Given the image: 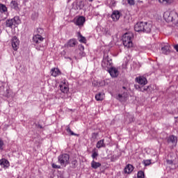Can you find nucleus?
<instances>
[{
	"mask_svg": "<svg viewBox=\"0 0 178 178\" xmlns=\"http://www.w3.org/2000/svg\"><path fill=\"white\" fill-rule=\"evenodd\" d=\"M102 67H103V69H104V70L107 71L112 67V60L106 54H104L103 60L102 62Z\"/></svg>",
	"mask_w": 178,
	"mask_h": 178,
	"instance_id": "3",
	"label": "nucleus"
},
{
	"mask_svg": "<svg viewBox=\"0 0 178 178\" xmlns=\"http://www.w3.org/2000/svg\"><path fill=\"white\" fill-rule=\"evenodd\" d=\"M174 48L177 51V52H178V44H176L175 46H174Z\"/></svg>",
	"mask_w": 178,
	"mask_h": 178,
	"instance_id": "46",
	"label": "nucleus"
},
{
	"mask_svg": "<svg viewBox=\"0 0 178 178\" xmlns=\"http://www.w3.org/2000/svg\"><path fill=\"white\" fill-rule=\"evenodd\" d=\"M129 122H133V116H131V120H129Z\"/></svg>",
	"mask_w": 178,
	"mask_h": 178,
	"instance_id": "49",
	"label": "nucleus"
},
{
	"mask_svg": "<svg viewBox=\"0 0 178 178\" xmlns=\"http://www.w3.org/2000/svg\"><path fill=\"white\" fill-rule=\"evenodd\" d=\"M76 6L78 9H83L84 8V1H79L76 3Z\"/></svg>",
	"mask_w": 178,
	"mask_h": 178,
	"instance_id": "30",
	"label": "nucleus"
},
{
	"mask_svg": "<svg viewBox=\"0 0 178 178\" xmlns=\"http://www.w3.org/2000/svg\"><path fill=\"white\" fill-rule=\"evenodd\" d=\"M51 166H52L53 169H60V165H58L55 163H52Z\"/></svg>",
	"mask_w": 178,
	"mask_h": 178,
	"instance_id": "38",
	"label": "nucleus"
},
{
	"mask_svg": "<svg viewBox=\"0 0 178 178\" xmlns=\"http://www.w3.org/2000/svg\"><path fill=\"white\" fill-rule=\"evenodd\" d=\"M105 84L104 81L98 82L97 81H94L92 82V86L95 87H101L102 86H104Z\"/></svg>",
	"mask_w": 178,
	"mask_h": 178,
	"instance_id": "27",
	"label": "nucleus"
},
{
	"mask_svg": "<svg viewBox=\"0 0 178 178\" xmlns=\"http://www.w3.org/2000/svg\"><path fill=\"white\" fill-rule=\"evenodd\" d=\"M111 18L113 22H118L119 19H120V13L118 10H115L111 15Z\"/></svg>",
	"mask_w": 178,
	"mask_h": 178,
	"instance_id": "16",
	"label": "nucleus"
},
{
	"mask_svg": "<svg viewBox=\"0 0 178 178\" xmlns=\"http://www.w3.org/2000/svg\"><path fill=\"white\" fill-rule=\"evenodd\" d=\"M38 127L39 129H42V126H41V124H38Z\"/></svg>",
	"mask_w": 178,
	"mask_h": 178,
	"instance_id": "48",
	"label": "nucleus"
},
{
	"mask_svg": "<svg viewBox=\"0 0 178 178\" xmlns=\"http://www.w3.org/2000/svg\"><path fill=\"white\" fill-rule=\"evenodd\" d=\"M10 7L11 9H14V10H19V3H17V1L13 0L11 1L10 3Z\"/></svg>",
	"mask_w": 178,
	"mask_h": 178,
	"instance_id": "18",
	"label": "nucleus"
},
{
	"mask_svg": "<svg viewBox=\"0 0 178 178\" xmlns=\"http://www.w3.org/2000/svg\"><path fill=\"white\" fill-rule=\"evenodd\" d=\"M144 26H145V23L144 22H138L135 26H134V30L137 33H143L144 31Z\"/></svg>",
	"mask_w": 178,
	"mask_h": 178,
	"instance_id": "6",
	"label": "nucleus"
},
{
	"mask_svg": "<svg viewBox=\"0 0 178 178\" xmlns=\"http://www.w3.org/2000/svg\"><path fill=\"white\" fill-rule=\"evenodd\" d=\"M137 83L140 84L141 86H145L148 81H147V78L144 76H139L136 79Z\"/></svg>",
	"mask_w": 178,
	"mask_h": 178,
	"instance_id": "14",
	"label": "nucleus"
},
{
	"mask_svg": "<svg viewBox=\"0 0 178 178\" xmlns=\"http://www.w3.org/2000/svg\"><path fill=\"white\" fill-rule=\"evenodd\" d=\"M144 23H145V25H144L143 33H151V29L152 28V25L147 22H144Z\"/></svg>",
	"mask_w": 178,
	"mask_h": 178,
	"instance_id": "19",
	"label": "nucleus"
},
{
	"mask_svg": "<svg viewBox=\"0 0 178 178\" xmlns=\"http://www.w3.org/2000/svg\"><path fill=\"white\" fill-rule=\"evenodd\" d=\"M149 87L147 86V88H140V90L142 91V92H145V91H147L148 90Z\"/></svg>",
	"mask_w": 178,
	"mask_h": 178,
	"instance_id": "40",
	"label": "nucleus"
},
{
	"mask_svg": "<svg viewBox=\"0 0 178 178\" xmlns=\"http://www.w3.org/2000/svg\"><path fill=\"white\" fill-rule=\"evenodd\" d=\"M172 47H170V45L168 44L164 45L163 47H161V52L164 55H169L170 54V49Z\"/></svg>",
	"mask_w": 178,
	"mask_h": 178,
	"instance_id": "11",
	"label": "nucleus"
},
{
	"mask_svg": "<svg viewBox=\"0 0 178 178\" xmlns=\"http://www.w3.org/2000/svg\"><path fill=\"white\" fill-rule=\"evenodd\" d=\"M105 33L106 35H108V34L109 35V32H108V31L105 30Z\"/></svg>",
	"mask_w": 178,
	"mask_h": 178,
	"instance_id": "47",
	"label": "nucleus"
},
{
	"mask_svg": "<svg viewBox=\"0 0 178 178\" xmlns=\"http://www.w3.org/2000/svg\"><path fill=\"white\" fill-rule=\"evenodd\" d=\"M145 166H148L151 165V160H146L144 161Z\"/></svg>",
	"mask_w": 178,
	"mask_h": 178,
	"instance_id": "39",
	"label": "nucleus"
},
{
	"mask_svg": "<svg viewBox=\"0 0 178 178\" xmlns=\"http://www.w3.org/2000/svg\"><path fill=\"white\" fill-rule=\"evenodd\" d=\"M70 159V156L67 154H60L58 157V163H60V165H61V166H65V167H66L67 165H69Z\"/></svg>",
	"mask_w": 178,
	"mask_h": 178,
	"instance_id": "4",
	"label": "nucleus"
},
{
	"mask_svg": "<svg viewBox=\"0 0 178 178\" xmlns=\"http://www.w3.org/2000/svg\"><path fill=\"white\" fill-rule=\"evenodd\" d=\"M78 40L79 42H83V44H86V42H87V40L86 39V37L83 36L80 33H79Z\"/></svg>",
	"mask_w": 178,
	"mask_h": 178,
	"instance_id": "26",
	"label": "nucleus"
},
{
	"mask_svg": "<svg viewBox=\"0 0 178 178\" xmlns=\"http://www.w3.org/2000/svg\"><path fill=\"white\" fill-rule=\"evenodd\" d=\"M97 136H98V134H97V133L92 134V137H95V138H97Z\"/></svg>",
	"mask_w": 178,
	"mask_h": 178,
	"instance_id": "45",
	"label": "nucleus"
},
{
	"mask_svg": "<svg viewBox=\"0 0 178 178\" xmlns=\"http://www.w3.org/2000/svg\"><path fill=\"white\" fill-rule=\"evenodd\" d=\"M20 44V42L19 41V39L16 36L13 37L12 39V47L14 49V51H17L19 49V44Z\"/></svg>",
	"mask_w": 178,
	"mask_h": 178,
	"instance_id": "10",
	"label": "nucleus"
},
{
	"mask_svg": "<svg viewBox=\"0 0 178 178\" xmlns=\"http://www.w3.org/2000/svg\"><path fill=\"white\" fill-rule=\"evenodd\" d=\"M122 42L124 47L131 48L133 47V33H127L122 35Z\"/></svg>",
	"mask_w": 178,
	"mask_h": 178,
	"instance_id": "1",
	"label": "nucleus"
},
{
	"mask_svg": "<svg viewBox=\"0 0 178 178\" xmlns=\"http://www.w3.org/2000/svg\"><path fill=\"white\" fill-rule=\"evenodd\" d=\"M167 163H168V165H172V163H173V161H172V160H167Z\"/></svg>",
	"mask_w": 178,
	"mask_h": 178,
	"instance_id": "44",
	"label": "nucleus"
},
{
	"mask_svg": "<svg viewBox=\"0 0 178 178\" xmlns=\"http://www.w3.org/2000/svg\"><path fill=\"white\" fill-rule=\"evenodd\" d=\"M7 10H8V8H6V6L2 3H0V12L1 13H4V12H7Z\"/></svg>",
	"mask_w": 178,
	"mask_h": 178,
	"instance_id": "29",
	"label": "nucleus"
},
{
	"mask_svg": "<svg viewBox=\"0 0 178 178\" xmlns=\"http://www.w3.org/2000/svg\"><path fill=\"white\" fill-rule=\"evenodd\" d=\"M79 51L81 52H84V46H83L82 44L79 45Z\"/></svg>",
	"mask_w": 178,
	"mask_h": 178,
	"instance_id": "41",
	"label": "nucleus"
},
{
	"mask_svg": "<svg viewBox=\"0 0 178 178\" xmlns=\"http://www.w3.org/2000/svg\"><path fill=\"white\" fill-rule=\"evenodd\" d=\"M137 177H138V178H144V177H145V176H144V172H143V171H139V172H138Z\"/></svg>",
	"mask_w": 178,
	"mask_h": 178,
	"instance_id": "33",
	"label": "nucleus"
},
{
	"mask_svg": "<svg viewBox=\"0 0 178 178\" xmlns=\"http://www.w3.org/2000/svg\"><path fill=\"white\" fill-rule=\"evenodd\" d=\"M37 34H39L40 35H41V34H42V33H44V30L41 28H39L37 29Z\"/></svg>",
	"mask_w": 178,
	"mask_h": 178,
	"instance_id": "37",
	"label": "nucleus"
},
{
	"mask_svg": "<svg viewBox=\"0 0 178 178\" xmlns=\"http://www.w3.org/2000/svg\"><path fill=\"white\" fill-rule=\"evenodd\" d=\"M51 75L53 76V77H57V76L60 75V70H59L58 68H52Z\"/></svg>",
	"mask_w": 178,
	"mask_h": 178,
	"instance_id": "20",
	"label": "nucleus"
},
{
	"mask_svg": "<svg viewBox=\"0 0 178 178\" xmlns=\"http://www.w3.org/2000/svg\"><path fill=\"white\" fill-rule=\"evenodd\" d=\"M127 3L131 6H133L134 5H136V1L134 0H127Z\"/></svg>",
	"mask_w": 178,
	"mask_h": 178,
	"instance_id": "35",
	"label": "nucleus"
},
{
	"mask_svg": "<svg viewBox=\"0 0 178 178\" xmlns=\"http://www.w3.org/2000/svg\"><path fill=\"white\" fill-rule=\"evenodd\" d=\"M124 98H126L124 96H123V95H120L119 94L118 95L117 99H118L119 101H120L121 102H122V101H124Z\"/></svg>",
	"mask_w": 178,
	"mask_h": 178,
	"instance_id": "32",
	"label": "nucleus"
},
{
	"mask_svg": "<svg viewBox=\"0 0 178 178\" xmlns=\"http://www.w3.org/2000/svg\"><path fill=\"white\" fill-rule=\"evenodd\" d=\"M159 2L162 3V5H168L169 3H172L173 0H159Z\"/></svg>",
	"mask_w": 178,
	"mask_h": 178,
	"instance_id": "28",
	"label": "nucleus"
},
{
	"mask_svg": "<svg viewBox=\"0 0 178 178\" xmlns=\"http://www.w3.org/2000/svg\"><path fill=\"white\" fill-rule=\"evenodd\" d=\"M105 97V95L103 93H98L95 95V99L96 101H104V97Z\"/></svg>",
	"mask_w": 178,
	"mask_h": 178,
	"instance_id": "25",
	"label": "nucleus"
},
{
	"mask_svg": "<svg viewBox=\"0 0 178 178\" xmlns=\"http://www.w3.org/2000/svg\"><path fill=\"white\" fill-rule=\"evenodd\" d=\"M2 147H3V141L0 140V149H3Z\"/></svg>",
	"mask_w": 178,
	"mask_h": 178,
	"instance_id": "42",
	"label": "nucleus"
},
{
	"mask_svg": "<svg viewBox=\"0 0 178 178\" xmlns=\"http://www.w3.org/2000/svg\"><path fill=\"white\" fill-rule=\"evenodd\" d=\"M72 168H74L77 166V160H73L71 163Z\"/></svg>",
	"mask_w": 178,
	"mask_h": 178,
	"instance_id": "34",
	"label": "nucleus"
},
{
	"mask_svg": "<svg viewBox=\"0 0 178 178\" xmlns=\"http://www.w3.org/2000/svg\"><path fill=\"white\" fill-rule=\"evenodd\" d=\"M84 23H86V17L80 16L76 19L75 24L76 26H83Z\"/></svg>",
	"mask_w": 178,
	"mask_h": 178,
	"instance_id": "15",
	"label": "nucleus"
},
{
	"mask_svg": "<svg viewBox=\"0 0 178 178\" xmlns=\"http://www.w3.org/2000/svg\"><path fill=\"white\" fill-rule=\"evenodd\" d=\"M91 168H92V169H98V168H101L102 164L99 162H96L95 161H92L91 163Z\"/></svg>",
	"mask_w": 178,
	"mask_h": 178,
	"instance_id": "23",
	"label": "nucleus"
},
{
	"mask_svg": "<svg viewBox=\"0 0 178 178\" xmlns=\"http://www.w3.org/2000/svg\"><path fill=\"white\" fill-rule=\"evenodd\" d=\"M105 147H106V145H105L104 139L99 140L96 144V148H105Z\"/></svg>",
	"mask_w": 178,
	"mask_h": 178,
	"instance_id": "21",
	"label": "nucleus"
},
{
	"mask_svg": "<svg viewBox=\"0 0 178 178\" xmlns=\"http://www.w3.org/2000/svg\"><path fill=\"white\" fill-rule=\"evenodd\" d=\"M164 17L167 22H172L178 27V15L177 13L175 11H171L170 13H167L164 15Z\"/></svg>",
	"mask_w": 178,
	"mask_h": 178,
	"instance_id": "2",
	"label": "nucleus"
},
{
	"mask_svg": "<svg viewBox=\"0 0 178 178\" xmlns=\"http://www.w3.org/2000/svg\"><path fill=\"white\" fill-rule=\"evenodd\" d=\"M60 90L64 94H67L69 88L67 87V85H66V83H61L60 84Z\"/></svg>",
	"mask_w": 178,
	"mask_h": 178,
	"instance_id": "17",
	"label": "nucleus"
},
{
	"mask_svg": "<svg viewBox=\"0 0 178 178\" xmlns=\"http://www.w3.org/2000/svg\"><path fill=\"white\" fill-rule=\"evenodd\" d=\"M79 55H80V56H86V53H84V51H80L79 52Z\"/></svg>",
	"mask_w": 178,
	"mask_h": 178,
	"instance_id": "43",
	"label": "nucleus"
},
{
	"mask_svg": "<svg viewBox=\"0 0 178 178\" xmlns=\"http://www.w3.org/2000/svg\"><path fill=\"white\" fill-rule=\"evenodd\" d=\"M77 45V40L74 38L70 39L68 42L65 44V48H73Z\"/></svg>",
	"mask_w": 178,
	"mask_h": 178,
	"instance_id": "8",
	"label": "nucleus"
},
{
	"mask_svg": "<svg viewBox=\"0 0 178 178\" xmlns=\"http://www.w3.org/2000/svg\"><path fill=\"white\" fill-rule=\"evenodd\" d=\"M107 72H108L111 77H118L119 76V71L115 67H111Z\"/></svg>",
	"mask_w": 178,
	"mask_h": 178,
	"instance_id": "9",
	"label": "nucleus"
},
{
	"mask_svg": "<svg viewBox=\"0 0 178 178\" xmlns=\"http://www.w3.org/2000/svg\"><path fill=\"white\" fill-rule=\"evenodd\" d=\"M98 156V152H93L92 154V159H95Z\"/></svg>",
	"mask_w": 178,
	"mask_h": 178,
	"instance_id": "36",
	"label": "nucleus"
},
{
	"mask_svg": "<svg viewBox=\"0 0 178 178\" xmlns=\"http://www.w3.org/2000/svg\"><path fill=\"white\" fill-rule=\"evenodd\" d=\"M0 165L1 168H3L4 169H8L9 166H10V164L8 160L6 159H1L0 160Z\"/></svg>",
	"mask_w": 178,
	"mask_h": 178,
	"instance_id": "12",
	"label": "nucleus"
},
{
	"mask_svg": "<svg viewBox=\"0 0 178 178\" xmlns=\"http://www.w3.org/2000/svg\"><path fill=\"white\" fill-rule=\"evenodd\" d=\"M32 40H33V44H41V42H42L44 41V38H42V36H41V35L38 33V34L33 35Z\"/></svg>",
	"mask_w": 178,
	"mask_h": 178,
	"instance_id": "7",
	"label": "nucleus"
},
{
	"mask_svg": "<svg viewBox=\"0 0 178 178\" xmlns=\"http://www.w3.org/2000/svg\"><path fill=\"white\" fill-rule=\"evenodd\" d=\"M168 143H171L172 144H176V143H177V138L175 136H171L168 138Z\"/></svg>",
	"mask_w": 178,
	"mask_h": 178,
	"instance_id": "24",
	"label": "nucleus"
},
{
	"mask_svg": "<svg viewBox=\"0 0 178 178\" xmlns=\"http://www.w3.org/2000/svg\"><path fill=\"white\" fill-rule=\"evenodd\" d=\"M89 1V2H92V1H94V0H88Z\"/></svg>",
	"mask_w": 178,
	"mask_h": 178,
	"instance_id": "50",
	"label": "nucleus"
},
{
	"mask_svg": "<svg viewBox=\"0 0 178 178\" xmlns=\"http://www.w3.org/2000/svg\"><path fill=\"white\" fill-rule=\"evenodd\" d=\"M122 88H123L124 90H126V87H124H124H122Z\"/></svg>",
	"mask_w": 178,
	"mask_h": 178,
	"instance_id": "51",
	"label": "nucleus"
},
{
	"mask_svg": "<svg viewBox=\"0 0 178 178\" xmlns=\"http://www.w3.org/2000/svg\"><path fill=\"white\" fill-rule=\"evenodd\" d=\"M134 167L131 164H128L124 170V173H131L134 170Z\"/></svg>",
	"mask_w": 178,
	"mask_h": 178,
	"instance_id": "22",
	"label": "nucleus"
},
{
	"mask_svg": "<svg viewBox=\"0 0 178 178\" xmlns=\"http://www.w3.org/2000/svg\"><path fill=\"white\" fill-rule=\"evenodd\" d=\"M11 91L9 90L8 86H1L0 87V95H3V97H6V98H10L12 97Z\"/></svg>",
	"mask_w": 178,
	"mask_h": 178,
	"instance_id": "5",
	"label": "nucleus"
},
{
	"mask_svg": "<svg viewBox=\"0 0 178 178\" xmlns=\"http://www.w3.org/2000/svg\"><path fill=\"white\" fill-rule=\"evenodd\" d=\"M67 133L70 134V136H77V134H74L72 129H70V127L67 126L66 129Z\"/></svg>",
	"mask_w": 178,
	"mask_h": 178,
	"instance_id": "31",
	"label": "nucleus"
},
{
	"mask_svg": "<svg viewBox=\"0 0 178 178\" xmlns=\"http://www.w3.org/2000/svg\"><path fill=\"white\" fill-rule=\"evenodd\" d=\"M16 24V17L6 21V27L12 29L13 26Z\"/></svg>",
	"mask_w": 178,
	"mask_h": 178,
	"instance_id": "13",
	"label": "nucleus"
}]
</instances>
